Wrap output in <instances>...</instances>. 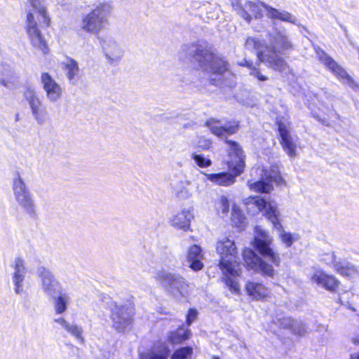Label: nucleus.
<instances>
[{
    "mask_svg": "<svg viewBox=\"0 0 359 359\" xmlns=\"http://www.w3.org/2000/svg\"><path fill=\"white\" fill-rule=\"evenodd\" d=\"M325 262L327 265L332 266L336 272L342 276L353 278L359 274V269L357 266L340 261L339 257L334 252L327 255Z\"/></svg>",
    "mask_w": 359,
    "mask_h": 359,
    "instance_id": "17",
    "label": "nucleus"
},
{
    "mask_svg": "<svg viewBox=\"0 0 359 359\" xmlns=\"http://www.w3.org/2000/svg\"><path fill=\"white\" fill-rule=\"evenodd\" d=\"M30 9L26 13V32L34 48L43 54L48 52V46L40 28L49 27L52 20L46 5L43 0H28Z\"/></svg>",
    "mask_w": 359,
    "mask_h": 359,
    "instance_id": "1",
    "label": "nucleus"
},
{
    "mask_svg": "<svg viewBox=\"0 0 359 359\" xmlns=\"http://www.w3.org/2000/svg\"><path fill=\"white\" fill-rule=\"evenodd\" d=\"M12 267L13 269L12 282L14 292L17 294H25L27 290L25 285V279L27 267L24 259L20 257L15 258Z\"/></svg>",
    "mask_w": 359,
    "mask_h": 359,
    "instance_id": "16",
    "label": "nucleus"
},
{
    "mask_svg": "<svg viewBox=\"0 0 359 359\" xmlns=\"http://www.w3.org/2000/svg\"><path fill=\"white\" fill-rule=\"evenodd\" d=\"M54 297V310L57 314H62L66 312L70 304L71 298L66 292H59L57 297Z\"/></svg>",
    "mask_w": 359,
    "mask_h": 359,
    "instance_id": "34",
    "label": "nucleus"
},
{
    "mask_svg": "<svg viewBox=\"0 0 359 359\" xmlns=\"http://www.w3.org/2000/svg\"><path fill=\"white\" fill-rule=\"evenodd\" d=\"M246 203L254 204L262 215L272 223L274 229L280 231V238L287 247L292 245L296 241L294 236L282 229L280 212L276 201L271 199L266 200L257 196L248 198Z\"/></svg>",
    "mask_w": 359,
    "mask_h": 359,
    "instance_id": "4",
    "label": "nucleus"
},
{
    "mask_svg": "<svg viewBox=\"0 0 359 359\" xmlns=\"http://www.w3.org/2000/svg\"><path fill=\"white\" fill-rule=\"evenodd\" d=\"M203 175L206 177L207 180L212 183L219 185L227 187L233 184L235 182V177L230 172H219V173H205Z\"/></svg>",
    "mask_w": 359,
    "mask_h": 359,
    "instance_id": "29",
    "label": "nucleus"
},
{
    "mask_svg": "<svg viewBox=\"0 0 359 359\" xmlns=\"http://www.w3.org/2000/svg\"><path fill=\"white\" fill-rule=\"evenodd\" d=\"M203 258V255L199 246L193 245L190 247L187 252V262H189L190 268L194 271L201 270L203 266L201 262Z\"/></svg>",
    "mask_w": 359,
    "mask_h": 359,
    "instance_id": "28",
    "label": "nucleus"
},
{
    "mask_svg": "<svg viewBox=\"0 0 359 359\" xmlns=\"http://www.w3.org/2000/svg\"><path fill=\"white\" fill-rule=\"evenodd\" d=\"M64 67L69 81H73L79 73L78 62L74 60L70 59L64 64Z\"/></svg>",
    "mask_w": 359,
    "mask_h": 359,
    "instance_id": "37",
    "label": "nucleus"
},
{
    "mask_svg": "<svg viewBox=\"0 0 359 359\" xmlns=\"http://www.w3.org/2000/svg\"><path fill=\"white\" fill-rule=\"evenodd\" d=\"M192 353V349L190 347H184L177 350L172 356V359H186ZM140 359H165L164 353L150 349L140 354Z\"/></svg>",
    "mask_w": 359,
    "mask_h": 359,
    "instance_id": "25",
    "label": "nucleus"
},
{
    "mask_svg": "<svg viewBox=\"0 0 359 359\" xmlns=\"http://www.w3.org/2000/svg\"><path fill=\"white\" fill-rule=\"evenodd\" d=\"M39 285L42 292L48 297H53L61 291L62 285L49 270L41 267L38 269Z\"/></svg>",
    "mask_w": 359,
    "mask_h": 359,
    "instance_id": "14",
    "label": "nucleus"
},
{
    "mask_svg": "<svg viewBox=\"0 0 359 359\" xmlns=\"http://www.w3.org/2000/svg\"><path fill=\"white\" fill-rule=\"evenodd\" d=\"M156 278L170 280L172 279V276L170 273H166L165 271H158L157 273Z\"/></svg>",
    "mask_w": 359,
    "mask_h": 359,
    "instance_id": "45",
    "label": "nucleus"
},
{
    "mask_svg": "<svg viewBox=\"0 0 359 359\" xmlns=\"http://www.w3.org/2000/svg\"><path fill=\"white\" fill-rule=\"evenodd\" d=\"M261 180L255 182H248V186L252 191L255 192H263V193H269L273 189L272 184L266 180L265 178H262V176L260 175Z\"/></svg>",
    "mask_w": 359,
    "mask_h": 359,
    "instance_id": "35",
    "label": "nucleus"
},
{
    "mask_svg": "<svg viewBox=\"0 0 359 359\" xmlns=\"http://www.w3.org/2000/svg\"><path fill=\"white\" fill-rule=\"evenodd\" d=\"M100 44L106 62L111 66L118 65L124 55L121 45L111 37L100 39Z\"/></svg>",
    "mask_w": 359,
    "mask_h": 359,
    "instance_id": "11",
    "label": "nucleus"
},
{
    "mask_svg": "<svg viewBox=\"0 0 359 359\" xmlns=\"http://www.w3.org/2000/svg\"><path fill=\"white\" fill-rule=\"evenodd\" d=\"M278 126L281 137L280 144L283 149L290 156H295L297 155V145L290 134L289 122L279 121H278Z\"/></svg>",
    "mask_w": 359,
    "mask_h": 359,
    "instance_id": "22",
    "label": "nucleus"
},
{
    "mask_svg": "<svg viewBox=\"0 0 359 359\" xmlns=\"http://www.w3.org/2000/svg\"><path fill=\"white\" fill-rule=\"evenodd\" d=\"M212 359H219L218 357L213 356Z\"/></svg>",
    "mask_w": 359,
    "mask_h": 359,
    "instance_id": "48",
    "label": "nucleus"
},
{
    "mask_svg": "<svg viewBox=\"0 0 359 359\" xmlns=\"http://www.w3.org/2000/svg\"><path fill=\"white\" fill-rule=\"evenodd\" d=\"M255 172L258 175H262L263 179L265 178L268 180L270 183L271 182H273L278 185L285 184V181L280 175V172L276 169L269 170L264 167L259 166L255 169Z\"/></svg>",
    "mask_w": 359,
    "mask_h": 359,
    "instance_id": "32",
    "label": "nucleus"
},
{
    "mask_svg": "<svg viewBox=\"0 0 359 359\" xmlns=\"http://www.w3.org/2000/svg\"><path fill=\"white\" fill-rule=\"evenodd\" d=\"M245 48L249 50H257V57L259 60L265 62L274 70L284 72L288 69V65L284 59L278 55V53L264 51L262 43L256 38L249 37L245 42Z\"/></svg>",
    "mask_w": 359,
    "mask_h": 359,
    "instance_id": "8",
    "label": "nucleus"
},
{
    "mask_svg": "<svg viewBox=\"0 0 359 359\" xmlns=\"http://www.w3.org/2000/svg\"><path fill=\"white\" fill-rule=\"evenodd\" d=\"M194 219V208L184 207L170 218V225L178 230L188 231L191 229V223Z\"/></svg>",
    "mask_w": 359,
    "mask_h": 359,
    "instance_id": "18",
    "label": "nucleus"
},
{
    "mask_svg": "<svg viewBox=\"0 0 359 359\" xmlns=\"http://www.w3.org/2000/svg\"><path fill=\"white\" fill-rule=\"evenodd\" d=\"M319 60L327 67L337 77L341 79H347L349 82L351 79L344 69L339 66L331 57L327 55L323 50H317Z\"/></svg>",
    "mask_w": 359,
    "mask_h": 359,
    "instance_id": "26",
    "label": "nucleus"
},
{
    "mask_svg": "<svg viewBox=\"0 0 359 359\" xmlns=\"http://www.w3.org/2000/svg\"><path fill=\"white\" fill-rule=\"evenodd\" d=\"M283 320V327L291 329L295 334L304 336L307 333V330L303 325L298 323L290 318H284Z\"/></svg>",
    "mask_w": 359,
    "mask_h": 359,
    "instance_id": "36",
    "label": "nucleus"
},
{
    "mask_svg": "<svg viewBox=\"0 0 359 359\" xmlns=\"http://www.w3.org/2000/svg\"><path fill=\"white\" fill-rule=\"evenodd\" d=\"M240 65L246 66L250 70V74L260 81H264L268 80V76L264 74L261 70L257 68L252 63L245 60L244 62L239 63Z\"/></svg>",
    "mask_w": 359,
    "mask_h": 359,
    "instance_id": "39",
    "label": "nucleus"
},
{
    "mask_svg": "<svg viewBox=\"0 0 359 359\" xmlns=\"http://www.w3.org/2000/svg\"><path fill=\"white\" fill-rule=\"evenodd\" d=\"M243 257L245 265L249 269L269 277H273L275 275L276 270L273 266L256 255L251 249H244Z\"/></svg>",
    "mask_w": 359,
    "mask_h": 359,
    "instance_id": "10",
    "label": "nucleus"
},
{
    "mask_svg": "<svg viewBox=\"0 0 359 359\" xmlns=\"http://www.w3.org/2000/svg\"><path fill=\"white\" fill-rule=\"evenodd\" d=\"M189 51L194 55L200 68L209 74L211 81L216 84L229 73L228 63L222 57L214 54L210 49L192 45Z\"/></svg>",
    "mask_w": 359,
    "mask_h": 359,
    "instance_id": "3",
    "label": "nucleus"
},
{
    "mask_svg": "<svg viewBox=\"0 0 359 359\" xmlns=\"http://www.w3.org/2000/svg\"><path fill=\"white\" fill-rule=\"evenodd\" d=\"M264 51L284 53L293 48V43L285 29H276V31L270 35L269 45L264 46Z\"/></svg>",
    "mask_w": 359,
    "mask_h": 359,
    "instance_id": "12",
    "label": "nucleus"
},
{
    "mask_svg": "<svg viewBox=\"0 0 359 359\" xmlns=\"http://www.w3.org/2000/svg\"><path fill=\"white\" fill-rule=\"evenodd\" d=\"M245 290L247 294L253 300L261 301L265 300L271 297V290L264 285L254 282L248 281L246 283Z\"/></svg>",
    "mask_w": 359,
    "mask_h": 359,
    "instance_id": "24",
    "label": "nucleus"
},
{
    "mask_svg": "<svg viewBox=\"0 0 359 359\" xmlns=\"http://www.w3.org/2000/svg\"><path fill=\"white\" fill-rule=\"evenodd\" d=\"M41 79L46 99L50 102H57L62 97L63 92L60 84L48 73H43Z\"/></svg>",
    "mask_w": 359,
    "mask_h": 359,
    "instance_id": "19",
    "label": "nucleus"
},
{
    "mask_svg": "<svg viewBox=\"0 0 359 359\" xmlns=\"http://www.w3.org/2000/svg\"><path fill=\"white\" fill-rule=\"evenodd\" d=\"M214 206L219 215H226L229 211V201L226 196H221L215 201Z\"/></svg>",
    "mask_w": 359,
    "mask_h": 359,
    "instance_id": "40",
    "label": "nucleus"
},
{
    "mask_svg": "<svg viewBox=\"0 0 359 359\" xmlns=\"http://www.w3.org/2000/svg\"><path fill=\"white\" fill-rule=\"evenodd\" d=\"M272 242L273 238L267 231L258 226L255 228L252 245L263 257L268 259L275 266H278L280 264V257L278 253L271 248Z\"/></svg>",
    "mask_w": 359,
    "mask_h": 359,
    "instance_id": "7",
    "label": "nucleus"
},
{
    "mask_svg": "<svg viewBox=\"0 0 359 359\" xmlns=\"http://www.w3.org/2000/svg\"><path fill=\"white\" fill-rule=\"evenodd\" d=\"M205 126L210 132L221 138L235 133L238 129V124L236 122L223 123L215 118H210L205 122Z\"/></svg>",
    "mask_w": 359,
    "mask_h": 359,
    "instance_id": "21",
    "label": "nucleus"
},
{
    "mask_svg": "<svg viewBox=\"0 0 359 359\" xmlns=\"http://www.w3.org/2000/svg\"><path fill=\"white\" fill-rule=\"evenodd\" d=\"M112 7L109 4L101 3L84 15L80 22V29L86 33L97 35L108 25V18Z\"/></svg>",
    "mask_w": 359,
    "mask_h": 359,
    "instance_id": "5",
    "label": "nucleus"
},
{
    "mask_svg": "<svg viewBox=\"0 0 359 359\" xmlns=\"http://www.w3.org/2000/svg\"><path fill=\"white\" fill-rule=\"evenodd\" d=\"M25 98L29 105L32 114L36 123L43 124L48 121L49 118L48 113L36 93L32 90H28L25 93Z\"/></svg>",
    "mask_w": 359,
    "mask_h": 359,
    "instance_id": "15",
    "label": "nucleus"
},
{
    "mask_svg": "<svg viewBox=\"0 0 359 359\" xmlns=\"http://www.w3.org/2000/svg\"><path fill=\"white\" fill-rule=\"evenodd\" d=\"M18 75L11 67H2L0 69V84L12 88L18 83Z\"/></svg>",
    "mask_w": 359,
    "mask_h": 359,
    "instance_id": "27",
    "label": "nucleus"
},
{
    "mask_svg": "<svg viewBox=\"0 0 359 359\" xmlns=\"http://www.w3.org/2000/svg\"><path fill=\"white\" fill-rule=\"evenodd\" d=\"M189 285L180 280H174L172 283L171 292L174 297L179 298L180 296L185 297L188 294Z\"/></svg>",
    "mask_w": 359,
    "mask_h": 359,
    "instance_id": "38",
    "label": "nucleus"
},
{
    "mask_svg": "<svg viewBox=\"0 0 359 359\" xmlns=\"http://www.w3.org/2000/svg\"><path fill=\"white\" fill-rule=\"evenodd\" d=\"M229 144V160L227 161L228 168L236 178L243 172L245 168V155L241 147L233 141H226Z\"/></svg>",
    "mask_w": 359,
    "mask_h": 359,
    "instance_id": "9",
    "label": "nucleus"
},
{
    "mask_svg": "<svg viewBox=\"0 0 359 359\" xmlns=\"http://www.w3.org/2000/svg\"><path fill=\"white\" fill-rule=\"evenodd\" d=\"M197 317V311L194 309H189L187 315V321L188 324L194 322Z\"/></svg>",
    "mask_w": 359,
    "mask_h": 359,
    "instance_id": "44",
    "label": "nucleus"
},
{
    "mask_svg": "<svg viewBox=\"0 0 359 359\" xmlns=\"http://www.w3.org/2000/svg\"><path fill=\"white\" fill-rule=\"evenodd\" d=\"M190 332L188 330L180 328L175 332H172L169 339L172 343L177 344L189 339Z\"/></svg>",
    "mask_w": 359,
    "mask_h": 359,
    "instance_id": "41",
    "label": "nucleus"
},
{
    "mask_svg": "<svg viewBox=\"0 0 359 359\" xmlns=\"http://www.w3.org/2000/svg\"><path fill=\"white\" fill-rule=\"evenodd\" d=\"M351 359H359V353H354L351 355Z\"/></svg>",
    "mask_w": 359,
    "mask_h": 359,
    "instance_id": "47",
    "label": "nucleus"
},
{
    "mask_svg": "<svg viewBox=\"0 0 359 359\" xmlns=\"http://www.w3.org/2000/svg\"><path fill=\"white\" fill-rule=\"evenodd\" d=\"M266 7H269V6L260 1H248L245 3L244 8L236 7L235 9L242 18L250 22L252 16L260 18L264 11L266 13Z\"/></svg>",
    "mask_w": 359,
    "mask_h": 359,
    "instance_id": "23",
    "label": "nucleus"
},
{
    "mask_svg": "<svg viewBox=\"0 0 359 359\" xmlns=\"http://www.w3.org/2000/svg\"><path fill=\"white\" fill-rule=\"evenodd\" d=\"M192 158L196 163L201 168L209 167L212 164V161L210 158H205L200 154H193Z\"/></svg>",
    "mask_w": 359,
    "mask_h": 359,
    "instance_id": "43",
    "label": "nucleus"
},
{
    "mask_svg": "<svg viewBox=\"0 0 359 359\" xmlns=\"http://www.w3.org/2000/svg\"><path fill=\"white\" fill-rule=\"evenodd\" d=\"M55 322L60 325L67 333L70 334L76 340L83 344L84 338L83 337V330L81 327L76 324H72L67 321L64 318H59L55 320Z\"/></svg>",
    "mask_w": 359,
    "mask_h": 359,
    "instance_id": "30",
    "label": "nucleus"
},
{
    "mask_svg": "<svg viewBox=\"0 0 359 359\" xmlns=\"http://www.w3.org/2000/svg\"><path fill=\"white\" fill-rule=\"evenodd\" d=\"M266 15L273 20H279L292 24L296 23V18L291 13L285 11H278L271 6L266 7Z\"/></svg>",
    "mask_w": 359,
    "mask_h": 359,
    "instance_id": "33",
    "label": "nucleus"
},
{
    "mask_svg": "<svg viewBox=\"0 0 359 359\" xmlns=\"http://www.w3.org/2000/svg\"><path fill=\"white\" fill-rule=\"evenodd\" d=\"M352 341L354 344H359V333L355 334L352 337Z\"/></svg>",
    "mask_w": 359,
    "mask_h": 359,
    "instance_id": "46",
    "label": "nucleus"
},
{
    "mask_svg": "<svg viewBox=\"0 0 359 359\" xmlns=\"http://www.w3.org/2000/svg\"><path fill=\"white\" fill-rule=\"evenodd\" d=\"M12 191L17 205L28 216L36 215V205L34 197L19 172H16L12 180Z\"/></svg>",
    "mask_w": 359,
    "mask_h": 359,
    "instance_id": "6",
    "label": "nucleus"
},
{
    "mask_svg": "<svg viewBox=\"0 0 359 359\" xmlns=\"http://www.w3.org/2000/svg\"><path fill=\"white\" fill-rule=\"evenodd\" d=\"M216 250L219 255V268L224 276L227 287L232 292L239 294L241 287L238 277L241 274L240 264L237 262V248L235 243L229 238H222L217 243Z\"/></svg>",
    "mask_w": 359,
    "mask_h": 359,
    "instance_id": "2",
    "label": "nucleus"
},
{
    "mask_svg": "<svg viewBox=\"0 0 359 359\" xmlns=\"http://www.w3.org/2000/svg\"><path fill=\"white\" fill-rule=\"evenodd\" d=\"M112 326L119 332H124L131 325L133 309L126 306H111Z\"/></svg>",
    "mask_w": 359,
    "mask_h": 359,
    "instance_id": "13",
    "label": "nucleus"
},
{
    "mask_svg": "<svg viewBox=\"0 0 359 359\" xmlns=\"http://www.w3.org/2000/svg\"><path fill=\"white\" fill-rule=\"evenodd\" d=\"M310 278L312 283L330 292H334L339 285V281L336 277L320 269H315Z\"/></svg>",
    "mask_w": 359,
    "mask_h": 359,
    "instance_id": "20",
    "label": "nucleus"
},
{
    "mask_svg": "<svg viewBox=\"0 0 359 359\" xmlns=\"http://www.w3.org/2000/svg\"><path fill=\"white\" fill-rule=\"evenodd\" d=\"M232 5H233V6L236 7V5L233 2H232Z\"/></svg>",
    "mask_w": 359,
    "mask_h": 359,
    "instance_id": "49",
    "label": "nucleus"
},
{
    "mask_svg": "<svg viewBox=\"0 0 359 359\" xmlns=\"http://www.w3.org/2000/svg\"><path fill=\"white\" fill-rule=\"evenodd\" d=\"M231 219L234 225L241 226L245 224L246 218L238 208L233 206L232 208Z\"/></svg>",
    "mask_w": 359,
    "mask_h": 359,
    "instance_id": "42",
    "label": "nucleus"
},
{
    "mask_svg": "<svg viewBox=\"0 0 359 359\" xmlns=\"http://www.w3.org/2000/svg\"><path fill=\"white\" fill-rule=\"evenodd\" d=\"M190 182L186 179L175 181L172 183V193L180 199L188 198L192 193L189 189Z\"/></svg>",
    "mask_w": 359,
    "mask_h": 359,
    "instance_id": "31",
    "label": "nucleus"
}]
</instances>
